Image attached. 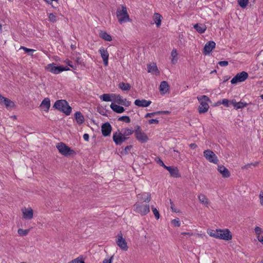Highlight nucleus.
<instances>
[{"mask_svg":"<svg viewBox=\"0 0 263 263\" xmlns=\"http://www.w3.org/2000/svg\"><path fill=\"white\" fill-rule=\"evenodd\" d=\"M209 235L214 238L225 240H230L232 238L231 232L228 229H216L208 231Z\"/></svg>","mask_w":263,"mask_h":263,"instance_id":"nucleus-1","label":"nucleus"},{"mask_svg":"<svg viewBox=\"0 0 263 263\" xmlns=\"http://www.w3.org/2000/svg\"><path fill=\"white\" fill-rule=\"evenodd\" d=\"M53 107L64 113L66 115H69L72 110L71 107L68 105V102L65 100H59L55 101Z\"/></svg>","mask_w":263,"mask_h":263,"instance_id":"nucleus-2","label":"nucleus"},{"mask_svg":"<svg viewBox=\"0 0 263 263\" xmlns=\"http://www.w3.org/2000/svg\"><path fill=\"white\" fill-rule=\"evenodd\" d=\"M117 17L120 24L129 22L130 19L128 14L127 8L124 5H121V8H118L116 12Z\"/></svg>","mask_w":263,"mask_h":263,"instance_id":"nucleus-3","label":"nucleus"},{"mask_svg":"<svg viewBox=\"0 0 263 263\" xmlns=\"http://www.w3.org/2000/svg\"><path fill=\"white\" fill-rule=\"evenodd\" d=\"M133 210L135 212L143 216L149 212V205L147 203L137 202L133 205Z\"/></svg>","mask_w":263,"mask_h":263,"instance_id":"nucleus-4","label":"nucleus"},{"mask_svg":"<svg viewBox=\"0 0 263 263\" xmlns=\"http://www.w3.org/2000/svg\"><path fill=\"white\" fill-rule=\"evenodd\" d=\"M198 101L200 102V105L198 107V111L200 114L205 113L208 111L209 108L208 102H210L209 97L205 95L197 97Z\"/></svg>","mask_w":263,"mask_h":263,"instance_id":"nucleus-5","label":"nucleus"},{"mask_svg":"<svg viewBox=\"0 0 263 263\" xmlns=\"http://www.w3.org/2000/svg\"><path fill=\"white\" fill-rule=\"evenodd\" d=\"M59 152L65 156H69L75 154V152L63 142L58 143L56 145Z\"/></svg>","mask_w":263,"mask_h":263,"instance_id":"nucleus-6","label":"nucleus"},{"mask_svg":"<svg viewBox=\"0 0 263 263\" xmlns=\"http://www.w3.org/2000/svg\"><path fill=\"white\" fill-rule=\"evenodd\" d=\"M135 135L136 138L141 143H146L148 140L147 135L142 132L139 125H137L135 128Z\"/></svg>","mask_w":263,"mask_h":263,"instance_id":"nucleus-7","label":"nucleus"},{"mask_svg":"<svg viewBox=\"0 0 263 263\" xmlns=\"http://www.w3.org/2000/svg\"><path fill=\"white\" fill-rule=\"evenodd\" d=\"M203 156L210 162L214 164H218V159L215 154L210 149H206L203 152Z\"/></svg>","mask_w":263,"mask_h":263,"instance_id":"nucleus-8","label":"nucleus"},{"mask_svg":"<svg viewBox=\"0 0 263 263\" xmlns=\"http://www.w3.org/2000/svg\"><path fill=\"white\" fill-rule=\"evenodd\" d=\"M122 134L119 129L113 134L112 139L116 145H120L126 140V138Z\"/></svg>","mask_w":263,"mask_h":263,"instance_id":"nucleus-9","label":"nucleus"},{"mask_svg":"<svg viewBox=\"0 0 263 263\" xmlns=\"http://www.w3.org/2000/svg\"><path fill=\"white\" fill-rule=\"evenodd\" d=\"M248 78V74L247 72L242 71L238 73L231 81L232 84H236L237 83L245 81Z\"/></svg>","mask_w":263,"mask_h":263,"instance_id":"nucleus-10","label":"nucleus"},{"mask_svg":"<svg viewBox=\"0 0 263 263\" xmlns=\"http://www.w3.org/2000/svg\"><path fill=\"white\" fill-rule=\"evenodd\" d=\"M116 243L118 246L123 251H126L128 250L127 242L125 239L122 237L121 233L118 234L117 236Z\"/></svg>","mask_w":263,"mask_h":263,"instance_id":"nucleus-11","label":"nucleus"},{"mask_svg":"<svg viewBox=\"0 0 263 263\" xmlns=\"http://www.w3.org/2000/svg\"><path fill=\"white\" fill-rule=\"evenodd\" d=\"M45 69L54 74H59L62 72L61 66H57L56 64L54 63L48 64L45 67Z\"/></svg>","mask_w":263,"mask_h":263,"instance_id":"nucleus-12","label":"nucleus"},{"mask_svg":"<svg viewBox=\"0 0 263 263\" xmlns=\"http://www.w3.org/2000/svg\"><path fill=\"white\" fill-rule=\"evenodd\" d=\"M99 52L100 54L101 58H102L104 65L105 66H107L108 65L109 58V53L107 49H105L104 47H101L99 49Z\"/></svg>","mask_w":263,"mask_h":263,"instance_id":"nucleus-13","label":"nucleus"},{"mask_svg":"<svg viewBox=\"0 0 263 263\" xmlns=\"http://www.w3.org/2000/svg\"><path fill=\"white\" fill-rule=\"evenodd\" d=\"M216 44L214 41H209L204 46L203 53L208 55L211 53L212 50L215 47Z\"/></svg>","mask_w":263,"mask_h":263,"instance_id":"nucleus-14","label":"nucleus"},{"mask_svg":"<svg viewBox=\"0 0 263 263\" xmlns=\"http://www.w3.org/2000/svg\"><path fill=\"white\" fill-rule=\"evenodd\" d=\"M112 129V127L109 123L106 122L102 125L101 131L102 134L104 137L110 135Z\"/></svg>","mask_w":263,"mask_h":263,"instance_id":"nucleus-15","label":"nucleus"},{"mask_svg":"<svg viewBox=\"0 0 263 263\" xmlns=\"http://www.w3.org/2000/svg\"><path fill=\"white\" fill-rule=\"evenodd\" d=\"M23 218L25 219H31L33 217V211L31 208H25L22 210Z\"/></svg>","mask_w":263,"mask_h":263,"instance_id":"nucleus-16","label":"nucleus"},{"mask_svg":"<svg viewBox=\"0 0 263 263\" xmlns=\"http://www.w3.org/2000/svg\"><path fill=\"white\" fill-rule=\"evenodd\" d=\"M165 169H166V170H167L169 172L170 175L172 177L178 178L180 176V175L179 172V170L177 167H175L174 166H166L165 167Z\"/></svg>","mask_w":263,"mask_h":263,"instance_id":"nucleus-17","label":"nucleus"},{"mask_svg":"<svg viewBox=\"0 0 263 263\" xmlns=\"http://www.w3.org/2000/svg\"><path fill=\"white\" fill-rule=\"evenodd\" d=\"M152 103V101L150 100H147L145 99H136L134 104L135 105L141 107H146L149 106Z\"/></svg>","mask_w":263,"mask_h":263,"instance_id":"nucleus-18","label":"nucleus"},{"mask_svg":"<svg viewBox=\"0 0 263 263\" xmlns=\"http://www.w3.org/2000/svg\"><path fill=\"white\" fill-rule=\"evenodd\" d=\"M170 89V86L168 83L163 81L161 82L159 86V91L161 95H165L167 93Z\"/></svg>","mask_w":263,"mask_h":263,"instance_id":"nucleus-19","label":"nucleus"},{"mask_svg":"<svg viewBox=\"0 0 263 263\" xmlns=\"http://www.w3.org/2000/svg\"><path fill=\"white\" fill-rule=\"evenodd\" d=\"M217 170L223 178H228L230 176L229 171L223 165L218 166Z\"/></svg>","mask_w":263,"mask_h":263,"instance_id":"nucleus-20","label":"nucleus"},{"mask_svg":"<svg viewBox=\"0 0 263 263\" xmlns=\"http://www.w3.org/2000/svg\"><path fill=\"white\" fill-rule=\"evenodd\" d=\"M230 103L233 105L234 108L236 110L243 108L246 107L248 105V104L246 102L241 101L237 102L235 99L231 100Z\"/></svg>","mask_w":263,"mask_h":263,"instance_id":"nucleus-21","label":"nucleus"},{"mask_svg":"<svg viewBox=\"0 0 263 263\" xmlns=\"http://www.w3.org/2000/svg\"><path fill=\"white\" fill-rule=\"evenodd\" d=\"M162 16L160 14L158 13H155L153 16V20L154 23L153 24H155L157 28H159L161 25Z\"/></svg>","mask_w":263,"mask_h":263,"instance_id":"nucleus-22","label":"nucleus"},{"mask_svg":"<svg viewBox=\"0 0 263 263\" xmlns=\"http://www.w3.org/2000/svg\"><path fill=\"white\" fill-rule=\"evenodd\" d=\"M40 107L44 111L48 112L50 107V100L48 98H45L40 104Z\"/></svg>","mask_w":263,"mask_h":263,"instance_id":"nucleus-23","label":"nucleus"},{"mask_svg":"<svg viewBox=\"0 0 263 263\" xmlns=\"http://www.w3.org/2000/svg\"><path fill=\"white\" fill-rule=\"evenodd\" d=\"M139 199L143 200V202L146 203H148L151 199V195L149 193H143L142 194H139L137 196Z\"/></svg>","mask_w":263,"mask_h":263,"instance_id":"nucleus-24","label":"nucleus"},{"mask_svg":"<svg viewBox=\"0 0 263 263\" xmlns=\"http://www.w3.org/2000/svg\"><path fill=\"white\" fill-rule=\"evenodd\" d=\"M110 107L114 111L118 114L122 113L125 111V109L123 107L113 103L110 104Z\"/></svg>","mask_w":263,"mask_h":263,"instance_id":"nucleus-25","label":"nucleus"},{"mask_svg":"<svg viewBox=\"0 0 263 263\" xmlns=\"http://www.w3.org/2000/svg\"><path fill=\"white\" fill-rule=\"evenodd\" d=\"M115 93H104L100 96V99L105 102L113 101Z\"/></svg>","mask_w":263,"mask_h":263,"instance_id":"nucleus-26","label":"nucleus"},{"mask_svg":"<svg viewBox=\"0 0 263 263\" xmlns=\"http://www.w3.org/2000/svg\"><path fill=\"white\" fill-rule=\"evenodd\" d=\"M74 118L79 125H81L84 122V117L80 111H77L74 114Z\"/></svg>","mask_w":263,"mask_h":263,"instance_id":"nucleus-27","label":"nucleus"},{"mask_svg":"<svg viewBox=\"0 0 263 263\" xmlns=\"http://www.w3.org/2000/svg\"><path fill=\"white\" fill-rule=\"evenodd\" d=\"M147 71L148 72L159 74V71L155 63L147 65Z\"/></svg>","mask_w":263,"mask_h":263,"instance_id":"nucleus-28","label":"nucleus"},{"mask_svg":"<svg viewBox=\"0 0 263 263\" xmlns=\"http://www.w3.org/2000/svg\"><path fill=\"white\" fill-rule=\"evenodd\" d=\"M194 28L199 33H202L205 32L206 29V27L204 24H196L194 26Z\"/></svg>","mask_w":263,"mask_h":263,"instance_id":"nucleus-29","label":"nucleus"},{"mask_svg":"<svg viewBox=\"0 0 263 263\" xmlns=\"http://www.w3.org/2000/svg\"><path fill=\"white\" fill-rule=\"evenodd\" d=\"M198 199L202 204L208 206L209 200L205 195L202 194H199L198 195Z\"/></svg>","mask_w":263,"mask_h":263,"instance_id":"nucleus-30","label":"nucleus"},{"mask_svg":"<svg viewBox=\"0 0 263 263\" xmlns=\"http://www.w3.org/2000/svg\"><path fill=\"white\" fill-rule=\"evenodd\" d=\"M99 36L106 41H111L112 40L111 35L105 31H101L99 33Z\"/></svg>","mask_w":263,"mask_h":263,"instance_id":"nucleus-31","label":"nucleus"},{"mask_svg":"<svg viewBox=\"0 0 263 263\" xmlns=\"http://www.w3.org/2000/svg\"><path fill=\"white\" fill-rule=\"evenodd\" d=\"M121 132L123 134L122 135L126 138V140H127L129 138V137L135 133V130H134L132 128H126Z\"/></svg>","mask_w":263,"mask_h":263,"instance_id":"nucleus-32","label":"nucleus"},{"mask_svg":"<svg viewBox=\"0 0 263 263\" xmlns=\"http://www.w3.org/2000/svg\"><path fill=\"white\" fill-rule=\"evenodd\" d=\"M177 52L176 49H174L171 52V62L173 64H175L177 62L178 58H177Z\"/></svg>","mask_w":263,"mask_h":263,"instance_id":"nucleus-33","label":"nucleus"},{"mask_svg":"<svg viewBox=\"0 0 263 263\" xmlns=\"http://www.w3.org/2000/svg\"><path fill=\"white\" fill-rule=\"evenodd\" d=\"M4 104L7 109L11 108L15 106L14 102L8 98L5 100Z\"/></svg>","mask_w":263,"mask_h":263,"instance_id":"nucleus-34","label":"nucleus"},{"mask_svg":"<svg viewBox=\"0 0 263 263\" xmlns=\"http://www.w3.org/2000/svg\"><path fill=\"white\" fill-rule=\"evenodd\" d=\"M119 87L123 90H129L131 86L128 83L121 82L119 84Z\"/></svg>","mask_w":263,"mask_h":263,"instance_id":"nucleus-35","label":"nucleus"},{"mask_svg":"<svg viewBox=\"0 0 263 263\" xmlns=\"http://www.w3.org/2000/svg\"><path fill=\"white\" fill-rule=\"evenodd\" d=\"M124 99L120 95L115 94V96H114L113 102L118 104L121 105L122 103L123 100Z\"/></svg>","mask_w":263,"mask_h":263,"instance_id":"nucleus-36","label":"nucleus"},{"mask_svg":"<svg viewBox=\"0 0 263 263\" xmlns=\"http://www.w3.org/2000/svg\"><path fill=\"white\" fill-rule=\"evenodd\" d=\"M249 0H238V5L242 9H245L247 7L249 4Z\"/></svg>","mask_w":263,"mask_h":263,"instance_id":"nucleus-37","label":"nucleus"},{"mask_svg":"<svg viewBox=\"0 0 263 263\" xmlns=\"http://www.w3.org/2000/svg\"><path fill=\"white\" fill-rule=\"evenodd\" d=\"M29 232V229L24 230L23 229H18L17 230L18 234L22 236H26Z\"/></svg>","mask_w":263,"mask_h":263,"instance_id":"nucleus-38","label":"nucleus"},{"mask_svg":"<svg viewBox=\"0 0 263 263\" xmlns=\"http://www.w3.org/2000/svg\"><path fill=\"white\" fill-rule=\"evenodd\" d=\"M21 49H23L25 53H28L29 55H32L33 53L35 51L34 49L28 48L24 46H21L20 48Z\"/></svg>","mask_w":263,"mask_h":263,"instance_id":"nucleus-39","label":"nucleus"},{"mask_svg":"<svg viewBox=\"0 0 263 263\" xmlns=\"http://www.w3.org/2000/svg\"><path fill=\"white\" fill-rule=\"evenodd\" d=\"M118 120L121 121H124L127 123H129L130 122V118L127 116H122V117H120L118 119Z\"/></svg>","mask_w":263,"mask_h":263,"instance_id":"nucleus-40","label":"nucleus"},{"mask_svg":"<svg viewBox=\"0 0 263 263\" xmlns=\"http://www.w3.org/2000/svg\"><path fill=\"white\" fill-rule=\"evenodd\" d=\"M152 210L153 211L154 215L155 216V218L157 219H158L160 218V214H159V211H158V210L156 208L152 206Z\"/></svg>","mask_w":263,"mask_h":263,"instance_id":"nucleus-41","label":"nucleus"},{"mask_svg":"<svg viewBox=\"0 0 263 263\" xmlns=\"http://www.w3.org/2000/svg\"><path fill=\"white\" fill-rule=\"evenodd\" d=\"M65 63H66L69 66L71 67L74 69H76L77 68V64L76 63H73L71 61L67 60L65 61Z\"/></svg>","mask_w":263,"mask_h":263,"instance_id":"nucleus-42","label":"nucleus"},{"mask_svg":"<svg viewBox=\"0 0 263 263\" xmlns=\"http://www.w3.org/2000/svg\"><path fill=\"white\" fill-rule=\"evenodd\" d=\"M230 101L231 100H229L227 99H223L222 101H219V104H222L226 107H229Z\"/></svg>","mask_w":263,"mask_h":263,"instance_id":"nucleus-43","label":"nucleus"},{"mask_svg":"<svg viewBox=\"0 0 263 263\" xmlns=\"http://www.w3.org/2000/svg\"><path fill=\"white\" fill-rule=\"evenodd\" d=\"M49 21L54 23L57 21V17L53 13H50L48 15Z\"/></svg>","mask_w":263,"mask_h":263,"instance_id":"nucleus-44","label":"nucleus"},{"mask_svg":"<svg viewBox=\"0 0 263 263\" xmlns=\"http://www.w3.org/2000/svg\"><path fill=\"white\" fill-rule=\"evenodd\" d=\"M171 223L176 227H179L180 226V222L178 218L173 219L171 221Z\"/></svg>","mask_w":263,"mask_h":263,"instance_id":"nucleus-45","label":"nucleus"},{"mask_svg":"<svg viewBox=\"0 0 263 263\" xmlns=\"http://www.w3.org/2000/svg\"><path fill=\"white\" fill-rule=\"evenodd\" d=\"M155 161L159 165L162 166L164 168L166 166V165H165L163 161L160 158H156Z\"/></svg>","mask_w":263,"mask_h":263,"instance_id":"nucleus-46","label":"nucleus"},{"mask_svg":"<svg viewBox=\"0 0 263 263\" xmlns=\"http://www.w3.org/2000/svg\"><path fill=\"white\" fill-rule=\"evenodd\" d=\"M254 231L256 234L258 236H259L261 234L263 233L262 229L259 227H256L255 228Z\"/></svg>","mask_w":263,"mask_h":263,"instance_id":"nucleus-47","label":"nucleus"},{"mask_svg":"<svg viewBox=\"0 0 263 263\" xmlns=\"http://www.w3.org/2000/svg\"><path fill=\"white\" fill-rule=\"evenodd\" d=\"M131 104V102L130 101H129L128 100H127L126 99H124L123 100V101H122V103H121V105H124L126 107H128L129 106H130Z\"/></svg>","mask_w":263,"mask_h":263,"instance_id":"nucleus-48","label":"nucleus"},{"mask_svg":"<svg viewBox=\"0 0 263 263\" xmlns=\"http://www.w3.org/2000/svg\"><path fill=\"white\" fill-rule=\"evenodd\" d=\"M228 62L227 61H219L218 64L221 67H225L228 65Z\"/></svg>","mask_w":263,"mask_h":263,"instance_id":"nucleus-49","label":"nucleus"},{"mask_svg":"<svg viewBox=\"0 0 263 263\" xmlns=\"http://www.w3.org/2000/svg\"><path fill=\"white\" fill-rule=\"evenodd\" d=\"M158 114L157 113V111H155V112H150V113H147L145 115V118H151L155 115H157Z\"/></svg>","mask_w":263,"mask_h":263,"instance_id":"nucleus-50","label":"nucleus"},{"mask_svg":"<svg viewBox=\"0 0 263 263\" xmlns=\"http://www.w3.org/2000/svg\"><path fill=\"white\" fill-rule=\"evenodd\" d=\"M259 202H260V204L263 206V191H261L260 192V194H259Z\"/></svg>","mask_w":263,"mask_h":263,"instance_id":"nucleus-51","label":"nucleus"},{"mask_svg":"<svg viewBox=\"0 0 263 263\" xmlns=\"http://www.w3.org/2000/svg\"><path fill=\"white\" fill-rule=\"evenodd\" d=\"M148 122L149 124H157L159 123V121L157 119H152L149 120Z\"/></svg>","mask_w":263,"mask_h":263,"instance_id":"nucleus-52","label":"nucleus"},{"mask_svg":"<svg viewBox=\"0 0 263 263\" xmlns=\"http://www.w3.org/2000/svg\"><path fill=\"white\" fill-rule=\"evenodd\" d=\"M157 113L158 115H168L170 113V111L168 110H161L157 111Z\"/></svg>","mask_w":263,"mask_h":263,"instance_id":"nucleus-53","label":"nucleus"},{"mask_svg":"<svg viewBox=\"0 0 263 263\" xmlns=\"http://www.w3.org/2000/svg\"><path fill=\"white\" fill-rule=\"evenodd\" d=\"M69 263H85L84 261L79 259L78 258L75 259Z\"/></svg>","mask_w":263,"mask_h":263,"instance_id":"nucleus-54","label":"nucleus"},{"mask_svg":"<svg viewBox=\"0 0 263 263\" xmlns=\"http://www.w3.org/2000/svg\"><path fill=\"white\" fill-rule=\"evenodd\" d=\"M132 147V145H128V146H126L124 148V151H125V153L126 154L128 153L130 151Z\"/></svg>","mask_w":263,"mask_h":263,"instance_id":"nucleus-55","label":"nucleus"},{"mask_svg":"<svg viewBox=\"0 0 263 263\" xmlns=\"http://www.w3.org/2000/svg\"><path fill=\"white\" fill-rule=\"evenodd\" d=\"M7 98L3 97L1 93H0V104H4V101Z\"/></svg>","mask_w":263,"mask_h":263,"instance_id":"nucleus-56","label":"nucleus"},{"mask_svg":"<svg viewBox=\"0 0 263 263\" xmlns=\"http://www.w3.org/2000/svg\"><path fill=\"white\" fill-rule=\"evenodd\" d=\"M170 204H171V208L172 210V211L174 212H176V209L175 208V205L174 204H173V202L171 200H170Z\"/></svg>","mask_w":263,"mask_h":263,"instance_id":"nucleus-57","label":"nucleus"},{"mask_svg":"<svg viewBox=\"0 0 263 263\" xmlns=\"http://www.w3.org/2000/svg\"><path fill=\"white\" fill-rule=\"evenodd\" d=\"M83 139L85 141H88L89 139V136L88 134H84L83 135Z\"/></svg>","mask_w":263,"mask_h":263,"instance_id":"nucleus-58","label":"nucleus"},{"mask_svg":"<svg viewBox=\"0 0 263 263\" xmlns=\"http://www.w3.org/2000/svg\"><path fill=\"white\" fill-rule=\"evenodd\" d=\"M103 263H111L112 262V257L109 259H105L103 261Z\"/></svg>","mask_w":263,"mask_h":263,"instance_id":"nucleus-59","label":"nucleus"},{"mask_svg":"<svg viewBox=\"0 0 263 263\" xmlns=\"http://www.w3.org/2000/svg\"><path fill=\"white\" fill-rule=\"evenodd\" d=\"M189 146L192 149H195L197 147V145L195 143H191L189 145Z\"/></svg>","mask_w":263,"mask_h":263,"instance_id":"nucleus-60","label":"nucleus"},{"mask_svg":"<svg viewBox=\"0 0 263 263\" xmlns=\"http://www.w3.org/2000/svg\"><path fill=\"white\" fill-rule=\"evenodd\" d=\"M174 152V154L173 155V156L175 157H179V153L178 151H176L175 149L173 150Z\"/></svg>","mask_w":263,"mask_h":263,"instance_id":"nucleus-61","label":"nucleus"},{"mask_svg":"<svg viewBox=\"0 0 263 263\" xmlns=\"http://www.w3.org/2000/svg\"><path fill=\"white\" fill-rule=\"evenodd\" d=\"M61 69L62 70V72L64 71L69 70V68L67 66H61Z\"/></svg>","mask_w":263,"mask_h":263,"instance_id":"nucleus-62","label":"nucleus"},{"mask_svg":"<svg viewBox=\"0 0 263 263\" xmlns=\"http://www.w3.org/2000/svg\"><path fill=\"white\" fill-rule=\"evenodd\" d=\"M181 235H189V236H192L193 235V233L190 232H182Z\"/></svg>","mask_w":263,"mask_h":263,"instance_id":"nucleus-63","label":"nucleus"},{"mask_svg":"<svg viewBox=\"0 0 263 263\" xmlns=\"http://www.w3.org/2000/svg\"><path fill=\"white\" fill-rule=\"evenodd\" d=\"M257 239H258V241L259 242H260L263 245V236H258Z\"/></svg>","mask_w":263,"mask_h":263,"instance_id":"nucleus-64","label":"nucleus"}]
</instances>
